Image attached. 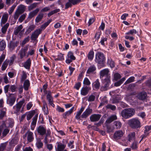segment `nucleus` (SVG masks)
<instances>
[{
    "mask_svg": "<svg viewBox=\"0 0 151 151\" xmlns=\"http://www.w3.org/2000/svg\"><path fill=\"white\" fill-rule=\"evenodd\" d=\"M107 109H111L113 111H114L116 109V106L114 105H112L111 104H108L106 106Z\"/></svg>",
    "mask_w": 151,
    "mask_h": 151,
    "instance_id": "nucleus-40",
    "label": "nucleus"
},
{
    "mask_svg": "<svg viewBox=\"0 0 151 151\" xmlns=\"http://www.w3.org/2000/svg\"><path fill=\"white\" fill-rule=\"evenodd\" d=\"M147 96V93L144 91L141 92L139 93L137 96V98L139 100H142L145 99Z\"/></svg>",
    "mask_w": 151,
    "mask_h": 151,
    "instance_id": "nucleus-14",
    "label": "nucleus"
},
{
    "mask_svg": "<svg viewBox=\"0 0 151 151\" xmlns=\"http://www.w3.org/2000/svg\"><path fill=\"white\" fill-rule=\"evenodd\" d=\"M124 132L122 130H119L116 131L113 135V138L114 140L117 141L120 139L123 136Z\"/></svg>",
    "mask_w": 151,
    "mask_h": 151,
    "instance_id": "nucleus-5",
    "label": "nucleus"
},
{
    "mask_svg": "<svg viewBox=\"0 0 151 151\" xmlns=\"http://www.w3.org/2000/svg\"><path fill=\"white\" fill-rule=\"evenodd\" d=\"M135 133L134 132L130 133L127 136L128 140L131 142L135 139Z\"/></svg>",
    "mask_w": 151,
    "mask_h": 151,
    "instance_id": "nucleus-23",
    "label": "nucleus"
},
{
    "mask_svg": "<svg viewBox=\"0 0 151 151\" xmlns=\"http://www.w3.org/2000/svg\"><path fill=\"white\" fill-rule=\"evenodd\" d=\"M35 113L34 110L29 111L27 115V120H30Z\"/></svg>",
    "mask_w": 151,
    "mask_h": 151,
    "instance_id": "nucleus-27",
    "label": "nucleus"
},
{
    "mask_svg": "<svg viewBox=\"0 0 151 151\" xmlns=\"http://www.w3.org/2000/svg\"><path fill=\"white\" fill-rule=\"evenodd\" d=\"M7 144V142L1 143L0 145V151H4L6 149Z\"/></svg>",
    "mask_w": 151,
    "mask_h": 151,
    "instance_id": "nucleus-36",
    "label": "nucleus"
},
{
    "mask_svg": "<svg viewBox=\"0 0 151 151\" xmlns=\"http://www.w3.org/2000/svg\"><path fill=\"white\" fill-rule=\"evenodd\" d=\"M6 43L4 40H2L0 42V50H3L6 47Z\"/></svg>",
    "mask_w": 151,
    "mask_h": 151,
    "instance_id": "nucleus-29",
    "label": "nucleus"
},
{
    "mask_svg": "<svg viewBox=\"0 0 151 151\" xmlns=\"http://www.w3.org/2000/svg\"><path fill=\"white\" fill-rule=\"evenodd\" d=\"M83 84L84 85H86L87 86L91 84V82L88 78L86 77L84 80L83 81Z\"/></svg>",
    "mask_w": 151,
    "mask_h": 151,
    "instance_id": "nucleus-48",
    "label": "nucleus"
},
{
    "mask_svg": "<svg viewBox=\"0 0 151 151\" xmlns=\"http://www.w3.org/2000/svg\"><path fill=\"white\" fill-rule=\"evenodd\" d=\"M95 96L92 94L89 96L88 100L89 102H93L95 101Z\"/></svg>",
    "mask_w": 151,
    "mask_h": 151,
    "instance_id": "nucleus-45",
    "label": "nucleus"
},
{
    "mask_svg": "<svg viewBox=\"0 0 151 151\" xmlns=\"http://www.w3.org/2000/svg\"><path fill=\"white\" fill-rule=\"evenodd\" d=\"M105 60V57H96L95 61L99 64H101L103 66Z\"/></svg>",
    "mask_w": 151,
    "mask_h": 151,
    "instance_id": "nucleus-17",
    "label": "nucleus"
},
{
    "mask_svg": "<svg viewBox=\"0 0 151 151\" xmlns=\"http://www.w3.org/2000/svg\"><path fill=\"white\" fill-rule=\"evenodd\" d=\"M56 110L59 112H63L65 111L64 109L63 108L59 106H57Z\"/></svg>",
    "mask_w": 151,
    "mask_h": 151,
    "instance_id": "nucleus-61",
    "label": "nucleus"
},
{
    "mask_svg": "<svg viewBox=\"0 0 151 151\" xmlns=\"http://www.w3.org/2000/svg\"><path fill=\"white\" fill-rule=\"evenodd\" d=\"M74 143V141L73 140L70 141L69 142L68 144V147H70L71 149L73 148L74 147V145H73Z\"/></svg>",
    "mask_w": 151,
    "mask_h": 151,
    "instance_id": "nucleus-57",
    "label": "nucleus"
},
{
    "mask_svg": "<svg viewBox=\"0 0 151 151\" xmlns=\"http://www.w3.org/2000/svg\"><path fill=\"white\" fill-rule=\"evenodd\" d=\"M19 41H16L15 42L12 41H11L8 47L11 51H13L19 44Z\"/></svg>",
    "mask_w": 151,
    "mask_h": 151,
    "instance_id": "nucleus-12",
    "label": "nucleus"
},
{
    "mask_svg": "<svg viewBox=\"0 0 151 151\" xmlns=\"http://www.w3.org/2000/svg\"><path fill=\"white\" fill-rule=\"evenodd\" d=\"M20 14V13L19 12L17 11H16L14 14V18L15 19H17L20 14Z\"/></svg>",
    "mask_w": 151,
    "mask_h": 151,
    "instance_id": "nucleus-60",
    "label": "nucleus"
},
{
    "mask_svg": "<svg viewBox=\"0 0 151 151\" xmlns=\"http://www.w3.org/2000/svg\"><path fill=\"white\" fill-rule=\"evenodd\" d=\"M121 78V75L118 73H116L114 75V79L115 80L117 81Z\"/></svg>",
    "mask_w": 151,
    "mask_h": 151,
    "instance_id": "nucleus-44",
    "label": "nucleus"
},
{
    "mask_svg": "<svg viewBox=\"0 0 151 151\" xmlns=\"http://www.w3.org/2000/svg\"><path fill=\"white\" fill-rule=\"evenodd\" d=\"M24 102L25 100L23 99L13 107V109L15 110V112L17 113L20 111L22 105Z\"/></svg>",
    "mask_w": 151,
    "mask_h": 151,
    "instance_id": "nucleus-6",
    "label": "nucleus"
},
{
    "mask_svg": "<svg viewBox=\"0 0 151 151\" xmlns=\"http://www.w3.org/2000/svg\"><path fill=\"white\" fill-rule=\"evenodd\" d=\"M135 112V110L132 108L126 109L122 111L121 114L123 118L127 119L132 116Z\"/></svg>",
    "mask_w": 151,
    "mask_h": 151,
    "instance_id": "nucleus-2",
    "label": "nucleus"
},
{
    "mask_svg": "<svg viewBox=\"0 0 151 151\" xmlns=\"http://www.w3.org/2000/svg\"><path fill=\"white\" fill-rule=\"evenodd\" d=\"M25 6L24 5L22 4H21L19 6L18 8L16 10L19 12L20 14H22L25 11Z\"/></svg>",
    "mask_w": 151,
    "mask_h": 151,
    "instance_id": "nucleus-28",
    "label": "nucleus"
},
{
    "mask_svg": "<svg viewBox=\"0 0 151 151\" xmlns=\"http://www.w3.org/2000/svg\"><path fill=\"white\" fill-rule=\"evenodd\" d=\"M145 130L144 131V133L146 132H148L151 130V125L150 126H147L145 127Z\"/></svg>",
    "mask_w": 151,
    "mask_h": 151,
    "instance_id": "nucleus-64",
    "label": "nucleus"
},
{
    "mask_svg": "<svg viewBox=\"0 0 151 151\" xmlns=\"http://www.w3.org/2000/svg\"><path fill=\"white\" fill-rule=\"evenodd\" d=\"M91 89L90 87L87 86L83 87L81 90V94L84 96H86L88 94Z\"/></svg>",
    "mask_w": 151,
    "mask_h": 151,
    "instance_id": "nucleus-13",
    "label": "nucleus"
},
{
    "mask_svg": "<svg viewBox=\"0 0 151 151\" xmlns=\"http://www.w3.org/2000/svg\"><path fill=\"white\" fill-rule=\"evenodd\" d=\"M27 136V140L29 142H32L34 139L33 133L29 131H28L25 134V137Z\"/></svg>",
    "mask_w": 151,
    "mask_h": 151,
    "instance_id": "nucleus-11",
    "label": "nucleus"
},
{
    "mask_svg": "<svg viewBox=\"0 0 151 151\" xmlns=\"http://www.w3.org/2000/svg\"><path fill=\"white\" fill-rule=\"evenodd\" d=\"M101 34V32H96L95 34L94 38H96L97 40H98L100 38Z\"/></svg>",
    "mask_w": 151,
    "mask_h": 151,
    "instance_id": "nucleus-54",
    "label": "nucleus"
},
{
    "mask_svg": "<svg viewBox=\"0 0 151 151\" xmlns=\"http://www.w3.org/2000/svg\"><path fill=\"white\" fill-rule=\"evenodd\" d=\"M137 142H133L131 146V147L132 150H136L137 148Z\"/></svg>",
    "mask_w": 151,
    "mask_h": 151,
    "instance_id": "nucleus-46",
    "label": "nucleus"
},
{
    "mask_svg": "<svg viewBox=\"0 0 151 151\" xmlns=\"http://www.w3.org/2000/svg\"><path fill=\"white\" fill-rule=\"evenodd\" d=\"M108 39L106 37H103L101 38V39L100 42L101 43V44L104 46H105V45L104 43V42L107 41Z\"/></svg>",
    "mask_w": 151,
    "mask_h": 151,
    "instance_id": "nucleus-53",
    "label": "nucleus"
},
{
    "mask_svg": "<svg viewBox=\"0 0 151 151\" xmlns=\"http://www.w3.org/2000/svg\"><path fill=\"white\" fill-rule=\"evenodd\" d=\"M128 123L131 128L133 129H137L141 127L140 121L138 118H134L130 119Z\"/></svg>",
    "mask_w": 151,
    "mask_h": 151,
    "instance_id": "nucleus-1",
    "label": "nucleus"
},
{
    "mask_svg": "<svg viewBox=\"0 0 151 151\" xmlns=\"http://www.w3.org/2000/svg\"><path fill=\"white\" fill-rule=\"evenodd\" d=\"M29 36H28L27 37L25 38L22 42V46L24 45L26 43L28 42L29 40Z\"/></svg>",
    "mask_w": 151,
    "mask_h": 151,
    "instance_id": "nucleus-47",
    "label": "nucleus"
},
{
    "mask_svg": "<svg viewBox=\"0 0 151 151\" xmlns=\"http://www.w3.org/2000/svg\"><path fill=\"white\" fill-rule=\"evenodd\" d=\"M43 17V14H39L35 19V22L36 23L39 22L42 19Z\"/></svg>",
    "mask_w": 151,
    "mask_h": 151,
    "instance_id": "nucleus-32",
    "label": "nucleus"
},
{
    "mask_svg": "<svg viewBox=\"0 0 151 151\" xmlns=\"http://www.w3.org/2000/svg\"><path fill=\"white\" fill-rule=\"evenodd\" d=\"M31 64V60L30 58H29L24 62L23 66L27 69H29Z\"/></svg>",
    "mask_w": 151,
    "mask_h": 151,
    "instance_id": "nucleus-19",
    "label": "nucleus"
},
{
    "mask_svg": "<svg viewBox=\"0 0 151 151\" xmlns=\"http://www.w3.org/2000/svg\"><path fill=\"white\" fill-rule=\"evenodd\" d=\"M137 33V32L136 30L135 29H132L130 30L128 32H127L126 33V34L127 35H133L134 34H136Z\"/></svg>",
    "mask_w": 151,
    "mask_h": 151,
    "instance_id": "nucleus-42",
    "label": "nucleus"
},
{
    "mask_svg": "<svg viewBox=\"0 0 151 151\" xmlns=\"http://www.w3.org/2000/svg\"><path fill=\"white\" fill-rule=\"evenodd\" d=\"M93 112L92 109L89 108H87L85 111L81 115V118L82 119H86Z\"/></svg>",
    "mask_w": 151,
    "mask_h": 151,
    "instance_id": "nucleus-8",
    "label": "nucleus"
},
{
    "mask_svg": "<svg viewBox=\"0 0 151 151\" xmlns=\"http://www.w3.org/2000/svg\"><path fill=\"white\" fill-rule=\"evenodd\" d=\"M57 147L56 149V151H63L64 150L66 145L60 142H57Z\"/></svg>",
    "mask_w": 151,
    "mask_h": 151,
    "instance_id": "nucleus-16",
    "label": "nucleus"
},
{
    "mask_svg": "<svg viewBox=\"0 0 151 151\" xmlns=\"http://www.w3.org/2000/svg\"><path fill=\"white\" fill-rule=\"evenodd\" d=\"M101 116L99 114H93L90 117V119L91 122H94L98 121Z\"/></svg>",
    "mask_w": 151,
    "mask_h": 151,
    "instance_id": "nucleus-9",
    "label": "nucleus"
},
{
    "mask_svg": "<svg viewBox=\"0 0 151 151\" xmlns=\"http://www.w3.org/2000/svg\"><path fill=\"white\" fill-rule=\"evenodd\" d=\"M68 1L72 4L73 5L77 4L81 2L82 0H68Z\"/></svg>",
    "mask_w": 151,
    "mask_h": 151,
    "instance_id": "nucleus-39",
    "label": "nucleus"
},
{
    "mask_svg": "<svg viewBox=\"0 0 151 151\" xmlns=\"http://www.w3.org/2000/svg\"><path fill=\"white\" fill-rule=\"evenodd\" d=\"M10 131V129L8 128L5 129L2 133V135L1 137L2 138L6 136V135L8 134Z\"/></svg>",
    "mask_w": 151,
    "mask_h": 151,
    "instance_id": "nucleus-35",
    "label": "nucleus"
},
{
    "mask_svg": "<svg viewBox=\"0 0 151 151\" xmlns=\"http://www.w3.org/2000/svg\"><path fill=\"white\" fill-rule=\"evenodd\" d=\"M8 63V62L6 61H5L4 62L1 67V70H6V68L7 66Z\"/></svg>",
    "mask_w": 151,
    "mask_h": 151,
    "instance_id": "nucleus-43",
    "label": "nucleus"
},
{
    "mask_svg": "<svg viewBox=\"0 0 151 151\" xmlns=\"http://www.w3.org/2000/svg\"><path fill=\"white\" fill-rule=\"evenodd\" d=\"M30 85L29 81L28 80H25L23 84V87L25 90L27 91L29 90Z\"/></svg>",
    "mask_w": 151,
    "mask_h": 151,
    "instance_id": "nucleus-26",
    "label": "nucleus"
},
{
    "mask_svg": "<svg viewBox=\"0 0 151 151\" xmlns=\"http://www.w3.org/2000/svg\"><path fill=\"white\" fill-rule=\"evenodd\" d=\"M72 5V4L71 3L69 2L68 1V2L67 3H66L65 4V9H68L69 7H71Z\"/></svg>",
    "mask_w": 151,
    "mask_h": 151,
    "instance_id": "nucleus-59",
    "label": "nucleus"
},
{
    "mask_svg": "<svg viewBox=\"0 0 151 151\" xmlns=\"http://www.w3.org/2000/svg\"><path fill=\"white\" fill-rule=\"evenodd\" d=\"M74 107H73L70 110L64 112L62 115L63 118L66 119L67 118V116H68L71 115L73 111Z\"/></svg>",
    "mask_w": 151,
    "mask_h": 151,
    "instance_id": "nucleus-18",
    "label": "nucleus"
},
{
    "mask_svg": "<svg viewBox=\"0 0 151 151\" xmlns=\"http://www.w3.org/2000/svg\"><path fill=\"white\" fill-rule=\"evenodd\" d=\"M110 76H107L104 79V86L101 87L100 90L101 91H106L108 89V88L111 84Z\"/></svg>",
    "mask_w": 151,
    "mask_h": 151,
    "instance_id": "nucleus-3",
    "label": "nucleus"
},
{
    "mask_svg": "<svg viewBox=\"0 0 151 151\" xmlns=\"http://www.w3.org/2000/svg\"><path fill=\"white\" fill-rule=\"evenodd\" d=\"M16 98V96L14 94L10 93L7 100V103L10 106H12L15 101Z\"/></svg>",
    "mask_w": 151,
    "mask_h": 151,
    "instance_id": "nucleus-4",
    "label": "nucleus"
},
{
    "mask_svg": "<svg viewBox=\"0 0 151 151\" xmlns=\"http://www.w3.org/2000/svg\"><path fill=\"white\" fill-rule=\"evenodd\" d=\"M37 130L38 134L40 135L43 136L46 133V128L42 125L40 126Z\"/></svg>",
    "mask_w": 151,
    "mask_h": 151,
    "instance_id": "nucleus-10",
    "label": "nucleus"
},
{
    "mask_svg": "<svg viewBox=\"0 0 151 151\" xmlns=\"http://www.w3.org/2000/svg\"><path fill=\"white\" fill-rule=\"evenodd\" d=\"M70 59H67L66 60V63L68 64L70 63L73 60L76 59V57H70Z\"/></svg>",
    "mask_w": 151,
    "mask_h": 151,
    "instance_id": "nucleus-56",
    "label": "nucleus"
},
{
    "mask_svg": "<svg viewBox=\"0 0 151 151\" xmlns=\"http://www.w3.org/2000/svg\"><path fill=\"white\" fill-rule=\"evenodd\" d=\"M36 6V3H34L31 4L28 7L29 10L30 11L32 10Z\"/></svg>",
    "mask_w": 151,
    "mask_h": 151,
    "instance_id": "nucleus-58",
    "label": "nucleus"
},
{
    "mask_svg": "<svg viewBox=\"0 0 151 151\" xmlns=\"http://www.w3.org/2000/svg\"><path fill=\"white\" fill-rule=\"evenodd\" d=\"M114 124L115 128L117 129H119L121 127L122 124L119 121H117L114 122Z\"/></svg>",
    "mask_w": 151,
    "mask_h": 151,
    "instance_id": "nucleus-34",
    "label": "nucleus"
},
{
    "mask_svg": "<svg viewBox=\"0 0 151 151\" xmlns=\"http://www.w3.org/2000/svg\"><path fill=\"white\" fill-rule=\"evenodd\" d=\"M35 145L38 149L42 148L43 146V143L40 138L37 139Z\"/></svg>",
    "mask_w": 151,
    "mask_h": 151,
    "instance_id": "nucleus-25",
    "label": "nucleus"
},
{
    "mask_svg": "<svg viewBox=\"0 0 151 151\" xmlns=\"http://www.w3.org/2000/svg\"><path fill=\"white\" fill-rule=\"evenodd\" d=\"M26 17V15L24 14H23L21 15L18 19V21L20 22H22L24 19Z\"/></svg>",
    "mask_w": 151,
    "mask_h": 151,
    "instance_id": "nucleus-55",
    "label": "nucleus"
},
{
    "mask_svg": "<svg viewBox=\"0 0 151 151\" xmlns=\"http://www.w3.org/2000/svg\"><path fill=\"white\" fill-rule=\"evenodd\" d=\"M36 26L35 25L33 24L29 26L28 28L26 30L24 34L28 35L32 31H33L35 28Z\"/></svg>",
    "mask_w": 151,
    "mask_h": 151,
    "instance_id": "nucleus-21",
    "label": "nucleus"
},
{
    "mask_svg": "<svg viewBox=\"0 0 151 151\" xmlns=\"http://www.w3.org/2000/svg\"><path fill=\"white\" fill-rule=\"evenodd\" d=\"M9 25V23H7L2 27L1 31L3 34H5L6 33Z\"/></svg>",
    "mask_w": 151,
    "mask_h": 151,
    "instance_id": "nucleus-31",
    "label": "nucleus"
},
{
    "mask_svg": "<svg viewBox=\"0 0 151 151\" xmlns=\"http://www.w3.org/2000/svg\"><path fill=\"white\" fill-rule=\"evenodd\" d=\"M117 117L116 115H112L106 121V123L107 124H109L114 121L117 119Z\"/></svg>",
    "mask_w": 151,
    "mask_h": 151,
    "instance_id": "nucleus-24",
    "label": "nucleus"
},
{
    "mask_svg": "<svg viewBox=\"0 0 151 151\" xmlns=\"http://www.w3.org/2000/svg\"><path fill=\"white\" fill-rule=\"evenodd\" d=\"M96 70V68L94 65L90 66L87 71V73L90 74Z\"/></svg>",
    "mask_w": 151,
    "mask_h": 151,
    "instance_id": "nucleus-33",
    "label": "nucleus"
},
{
    "mask_svg": "<svg viewBox=\"0 0 151 151\" xmlns=\"http://www.w3.org/2000/svg\"><path fill=\"white\" fill-rule=\"evenodd\" d=\"M83 77V72H81L79 74L78 78V81H81Z\"/></svg>",
    "mask_w": 151,
    "mask_h": 151,
    "instance_id": "nucleus-63",
    "label": "nucleus"
},
{
    "mask_svg": "<svg viewBox=\"0 0 151 151\" xmlns=\"http://www.w3.org/2000/svg\"><path fill=\"white\" fill-rule=\"evenodd\" d=\"M134 76H132L129 78L125 82L124 84L129 83L134 81Z\"/></svg>",
    "mask_w": 151,
    "mask_h": 151,
    "instance_id": "nucleus-41",
    "label": "nucleus"
},
{
    "mask_svg": "<svg viewBox=\"0 0 151 151\" xmlns=\"http://www.w3.org/2000/svg\"><path fill=\"white\" fill-rule=\"evenodd\" d=\"M46 104V103L45 105L43 104L42 109L44 112V114L45 115H47L49 114V111H48L47 107V108L45 107Z\"/></svg>",
    "mask_w": 151,
    "mask_h": 151,
    "instance_id": "nucleus-49",
    "label": "nucleus"
},
{
    "mask_svg": "<svg viewBox=\"0 0 151 151\" xmlns=\"http://www.w3.org/2000/svg\"><path fill=\"white\" fill-rule=\"evenodd\" d=\"M84 109V107L82 106L79 110L76 112V115L75 116V118L76 119L78 120L80 119V118L81 117V115L82 113V112L83 111Z\"/></svg>",
    "mask_w": 151,
    "mask_h": 151,
    "instance_id": "nucleus-22",
    "label": "nucleus"
},
{
    "mask_svg": "<svg viewBox=\"0 0 151 151\" xmlns=\"http://www.w3.org/2000/svg\"><path fill=\"white\" fill-rule=\"evenodd\" d=\"M16 7V5L14 4L10 8L9 11V14H11L12 13Z\"/></svg>",
    "mask_w": 151,
    "mask_h": 151,
    "instance_id": "nucleus-62",
    "label": "nucleus"
},
{
    "mask_svg": "<svg viewBox=\"0 0 151 151\" xmlns=\"http://www.w3.org/2000/svg\"><path fill=\"white\" fill-rule=\"evenodd\" d=\"M38 116V114H36L34 117L32 119V122H31V124L32 125H35L36 124V122Z\"/></svg>",
    "mask_w": 151,
    "mask_h": 151,
    "instance_id": "nucleus-38",
    "label": "nucleus"
},
{
    "mask_svg": "<svg viewBox=\"0 0 151 151\" xmlns=\"http://www.w3.org/2000/svg\"><path fill=\"white\" fill-rule=\"evenodd\" d=\"M145 83L146 86L151 88V78L146 81Z\"/></svg>",
    "mask_w": 151,
    "mask_h": 151,
    "instance_id": "nucleus-51",
    "label": "nucleus"
},
{
    "mask_svg": "<svg viewBox=\"0 0 151 151\" xmlns=\"http://www.w3.org/2000/svg\"><path fill=\"white\" fill-rule=\"evenodd\" d=\"M92 87L93 89L98 90L100 86V83L99 79H97L92 83Z\"/></svg>",
    "mask_w": 151,
    "mask_h": 151,
    "instance_id": "nucleus-20",
    "label": "nucleus"
},
{
    "mask_svg": "<svg viewBox=\"0 0 151 151\" xmlns=\"http://www.w3.org/2000/svg\"><path fill=\"white\" fill-rule=\"evenodd\" d=\"M41 31L42 29H38L35 30L31 36V40L34 41L36 40L41 33Z\"/></svg>",
    "mask_w": 151,
    "mask_h": 151,
    "instance_id": "nucleus-7",
    "label": "nucleus"
},
{
    "mask_svg": "<svg viewBox=\"0 0 151 151\" xmlns=\"http://www.w3.org/2000/svg\"><path fill=\"white\" fill-rule=\"evenodd\" d=\"M109 70L108 68L104 69L100 72V78L101 80H103V78L104 76L106 77L107 76H109L108 75Z\"/></svg>",
    "mask_w": 151,
    "mask_h": 151,
    "instance_id": "nucleus-15",
    "label": "nucleus"
},
{
    "mask_svg": "<svg viewBox=\"0 0 151 151\" xmlns=\"http://www.w3.org/2000/svg\"><path fill=\"white\" fill-rule=\"evenodd\" d=\"M81 86V83L80 82H78L76 83L74 87V88L76 89L77 90H78Z\"/></svg>",
    "mask_w": 151,
    "mask_h": 151,
    "instance_id": "nucleus-50",
    "label": "nucleus"
},
{
    "mask_svg": "<svg viewBox=\"0 0 151 151\" xmlns=\"http://www.w3.org/2000/svg\"><path fill=\"white\" fill-rule=\"evenodd\" d=\"M27 78V75L26 72H23L22 76H21V81H23L26 79Z\"/></svg>",
    "mask_w": 151,
    "mask_h": 151,
    "instance_id": "nucleus-52",
    "label": "nucleus"
},
{
    "mask_svg": "<svg viewBox=\"0 0 151 151\" xmlns=\"http://www.w3.org/2000/svg\"><path fill=\"white\" fill-rule=\"evenodd\" d=\"M107 63L110 65V67L111 68L114 67L115 66V63L111 58H109L108 59Z\"/></svg>",
    "mask_w": 151,
    "mask_h": 151,
    "instance_id": "nucleus-37",
    "label": "nucleus"
},
{
    "mask_svg": "<svg viewBox=\"0 0 151 151\" xmlns=\"http://www.w3.org/2000/svg\"><path fill=\"white\" fill-rule=\"evenodd\" d=\"M8 17V14L4 15L1 19V23L3 24H5L7 20Z\"/></svg>",
    "mask_w": 151,
    "mask_h": 151,
    "instance_id": "nucleus-30",
    "label": "nucleus"
}]
</instances>
